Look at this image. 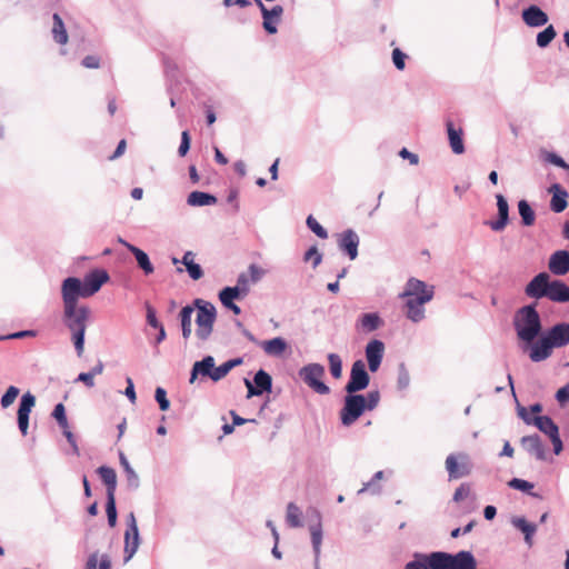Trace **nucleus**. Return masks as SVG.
I'll list each match as a JSON object with an SVG mask.
<instances>
[{
    "label": "nucleus",
    "mask_w": 569,
    "mask_h": 569,
    "mask_svg": "<svg viewBox=\"0 0 569 569\" xmlns=\"http://www.w3.org/2000/svg\"><path fill=\"white\" fill-rule=\"evenodd\" d=\"M300 379L315 392L328 395L330 388L321 381L326 375L325 367L320 363H308L299 369Z\"/></svg>",
    "instance_id": "obj_6"
},
{
    "label": "nucleus",
    "mask_w": 569,
    "mask_h": 569,
    "mask_svg": "<svg viewBox=\"0 0 569 569\" xmlns=\"http://www.w3.org/2000/svg\"><path fill=\"white\" fill-rule=\"evenodd\" d=\"M550 272L555 276H563L569 271V251L558 250L553 252L548 262Z\"/></svg>",
    "instance_id": "obj_24"
},
{
    "label": "nucleus",
    "mask_w": 569,
    "mask_h": 569,
    "mask_svg": "<svg viewBox=\"0 0 569 569\" xmlns=\"http://www.w3.org/2000/svg\"><path fill=\"white\" fill-rule=\"evenodd\" d=\"M127 249L134 256L139 268L144 274H151L154 271V267L151 263L149 256L140 248L133 244H127Z\"/></svg>",
    "instance_id": "obj_34"
},
{
    "label": "nucleus",
    "mask_w": 569,
    "mask_h": 569,
    "mask_svg": "<svg viewBox=\"0 0 569 569\" xmlns=\"http://www.w3.org/2000/svg\"><path fill=\"white\" fill-rule=\"evenodd\" d=\"M450 148L453 153L461 154L465 152V144L462 140L463 131L461 128H455L452 121L448 120L446 123Z\"/></svg>",
    "instance_id": "obj_28"
},
{
    "label": "nucleus",
    "mask_w": 569,
    "mask_h": 569,
    "mask_svg": "<svg viewBox=\"0 0 569 569\" xmlns=\"http://www.w3.org/2000/svg\"><path fill=\"white\" fill-rule=\"evenodd\" d=\"M61 298L63 306H80V298H89L81 279L68 277L61 283Z\"/></svg>",
    "instance_id": "obj_8"
},
{
    "label": "nucleus",
    "mask_w": 569,
    "mask_h": 569,
    "mask_svg": "<svg viewBox=\"0 0 569 569\" xmlns=\"http://www.w3.org/2000/svg\"><path fill=\"white\" fill-rule=\"evenodd\" d=\"M194 312V306H184L180 310L179 318L181 327H192V315Z\"/></svg>",
    "instance_id": "obj_52"
},
{
    "label": "nucleus",
    "mask_w": 569,
    "mask_h": 569,
    "mask_svg": "<svg viewBox=\"0 0 569 569\" xmlns=\"http://www.w3.org/2000/svg\"><path fill=\"white\" fill-rule=\"evenodd\" d=\"M306 223L308 228L319 238L327 239V230L310 214L308 216Z\"/></svg>",
    "instance_id": "obj_47"
},
{
    "label": "nucleus",
    "mask_w": 569,
    "mask_h": 569,
    "mask_svg": "<svg viewBox=\"0 0 569 569\" xmlns=\"http://www.w3.org/2000/svg\"><path fill=\"white\" fill-rule=\"evenodd\" d=\"M244 385L248 389V398L261 396L264 392H270L272 388V378L263 369L256 372L253 382L249 379H244Z\"/></svg>",
    "instance_id": "obj_11"
},
{
    "label": "nucleus",
    "mask_w": 569,
    "mask_h": 569,
    "mask_svg": "<svg viewBox=\"0 0 569 569\" xmlns=\"http://www.w3.org/2000/svg\"><path fill=\"white\" fill-rule=\"evenodd\" d=\"M521 18L523 22L530 28L542 27L549 20L548 14L536 4H530L528 8L523 9Z\"/></svg>",
    "instance_id": "obj_21"
},
{
    "label": "nucleus",
    "mask_w": 569,
    "mask_h": 569,
    "mask_svg": "<svg viewBox=\"0 0 569 569\" xmlns=\"http://www.w3.org/2000/svg\"><path fill=\"white\" fill-rule=\"evenodd\" d=\"M557 36V32L553 28V26H548L546 29H543L542 31H540L538 34H537V46L539 48H546L550 44V42L556 38Z\"/></svg>",
    "instance_id": "obj_42"
},
{
    "label": "nucleus",
    "mask_w": 569,
    "mask_h": 569,
    "mask_svg": "<svg viewBox=\"0 0 569 569\" xmlns=\"http://www.w3.org/2000/svg\"><path fill=\"white\" fill-rule=\"evenodd\" d=\"M532 426L538 428L551 441L555 455L563 450V443L559 435V428L549 416H535Z\"/></svg>",
    "instance_id": "obj_10"
},
{
    "label": "nucleus",
    "mask_w": 569,
    "mask_h": 569,
    "mask_svg": "<svg viewBox=\"0 0 569 569\" xmlns=\"http://www.w3.org/2000/svg\"><path fill=\"white\" fill-rule=\"evenodd\" d=\"M380 402V392L379 390H370L365 396V407L367 411H371L378 407Z\"/></svg>",
    "instance_id": "obj_50"
},
{
    "label": "nucleus",
    "mask_w": 569,
    "mask_h": 569,
    "mask_svg": "<svg viewBox=\"0 0 569 569\" xmlns=\"http://www.w3.org/2000/svg\"><path fill=\"white\" fill-rule=\"evenodd\" d=\"M546 161L551 164H555L559 168H562L569 173V163H567L560 156L555 152H547L545 156Z\"/></svg>",
    "instance_id": "obj_54"
},
{
    "label": "nucleus",
    "mask_w": 569,
    "mask_h": 569,
    "mask_svg": "<svg viewBox=\"0 0 569 569\" xmlns=\"http://www.w3.org/2000/svg\"><path fill=\"white\" fill-rule=\"evenodd\" d=\"M53 26H52V38L58 44H66L68 42V32L62 21V18L58 13H53L52 16Z\"/></svg>",
    "instance_id": "obj_37"
},
{
    "label": "nucleus",
    "mask_w": 569,
    "mask_h": 569,
    "mask_svg": "<svg viewBox=\"0 0 569 569\" xmlns=\"http://www.w3.org/2000/svg\"><path fill=\"white\" fill-rule=\"evenodd\" d=\"M190 149V136L188 131H182L181 133V142L178 149V153L180 157H184Z\"/></svg>",
    "instance_id": "obj_61"
},
{
    "label": "nucleus",
    "mask_w": 569,
    "mask_h": 569,
    "mask_svg": "<svg viewBox=\"0 0 569 569\" xmlns=\"http://www.w3.org/2000/svg\"><path fill=\"white\" fill-rule=\"evenodd\" d=\"M359 325L363 331L372 332L382 325V320L377 312H369L360 317Z\"/></svg>",
    "instance_id": "obj_39"
},
{
    "label": "nucleus",
    "mask_w": 569,
    "mask_h": 569,
    "mask_svg": "<svg viewBox=\"0 0 569 569\" xmlns=\"http://www.w3.org/2000/svg\"><path fill=\"white\" fill-rule=\"evenodd\" d=\"M91 309L87 305L63 306L62 321L71 333V340L79 357L84 350V336Z\"/></svg>",
    "instance_id": "obj_1"
},
{
    "label": "nucleus",
    "mask_w": 569,
    "mask_h": 569,
    "mask_svg": "<svg viewBox=\"0 0 569 569\" xmlns=\"http://www.w3.org/2000/svg\"><path fill=\"white\" fill-rule=\"evenodd\" d=\"M139 546V531H137L136 533L124 532V562H128L134 556Z\"/></svg>",
    "instance_id": "obj_38"
},
{
    "label": "nucleus",
    "mask_w": 569,
    "mask_h": 569,
    "mask_svg": "<svg viewBox=\"0 0 569 569\" xmlns=\"http://www.w3.org/2000/svg\"><path fill=\"white\" fill-rule=\"evenodd\" d=\"M496 200L498 218L497 220L487 221L486 224L489 226L491 230L499 232L502 231L509 223V204L507 199L500 193L496 194Z\"/></svg>",
    "instance_id": "obj_20"
},
{
    "label": "nucleus",
    "mask_w": 569,
    "mask_h": 569,
    "mask_svg": "<svg viewBox=\"0 0 569 569\" xmlns=\"http://www.w3.org/2000/svg\"><path fill=\"white\" fill-rule=\"evenodd\" d=\"M36 405V397L31 392H26L19 403L18 427L23 436L28 433L29 416Z\"/></svg>",
    "instance_id": "obj_17"
},
{
    "label": "nucleus",
    "mask_w": 569,
    "mask_h": 569,
    "mask_svg": "<svg viewBox=\"0 0 569 569\" xmlns=\"http://www.w3.org/2000/svg\"><path fill=\"white\" fill-rule=\"evenodd\" d=\"M550 282V276L547 272H540L528 282L525 293L533 299L547 298Z\"/></svg>",
    "instance_id": "obj_13"
},
{
    "label": "nucleus",
    "mask_w": 569,
    "mask_h": 569,
    "mask_svg": "<svg viewBox=\"0 0 569 569\" xmlns=\"http://www.w3.org/2000/svg\"><path fill=\"white\" fill-rule=\"evenodd\" d=\"M248 272L251 283H257L258 281H260L266 273L264 270L257 264H250L248 268Z\"/></svg>",
    "instance_id": "obj_59"
},
{
    "label": "nucleus",
    "mask_w": 569,
    "mask_h": 569,
    "mask_svg": "<svg viewBox=\"0 0 569 569\" xmlns=\"http://www.w3.org/2000/svg\"><path fill=\"white\" fill-rule=\"evenodd\" d=\"M109 273L103 269H93L81 280L88 297L97 293L109 281Z\"/></svg>",
    "instance_id": "obj_15"
},
{
    "label": "nucleus",
    "mask_w": 569,
    "mask_h": 569,
    "mask_svg": "<svg viewBox=\"0 0 569 569\" xmlns=\"http://www.w3.org/2000/svg\"><path fill=\"white\" fill-rule=\"evenodd\" d=\"M19 392V388L10 386L1 397L0 403L2 408H8L9 406H11L16 398L18 397Z\"/></svg>",
    "instance_id": "obj_49"
},
{
    "label": "nucleus",
    "mask_w": 569,
    "mask_h": 569,
    "mask_svg": "<svg viewBox=\"0 0 569 569\" xmlns=\"http://www.w3.org/2000/svg\"><path fill=\"white\" fill-rule=\"evenodd\" d=\"M231 371L228 362H223L219 367H214V371H212L211 380L217 382L224 378Z\"/></svg>",
    "instance_id": "obj_57"
},
{
    "label": "nucleus",
    "mask_w": 569,
    "mask_h": 569,
    "mask_svg": "<svg viewBox=\"0 0 569 569\" xmlns=\"http://www.w3.org/2000/svg\"><path fill=\"white\" fill-rule=\"evenodd\" d=\"M186 269L188 271L189 277L193 280H198L203 276L202 268L200 267V264L196 262L189 263V266Z\"/></svg>",
    "instance_id": "obj_63"
},
{
    "label": "nucleus",
    "mask_w": 569,
    "mask_h": 569,
    "mask_svg": "<svg viewBox=\"0 0 569 569\" xmlns=\"http://www.w3.org/2000/svg\"><path fill=\"white\" fill-rule=\"evenodd\" d=\"M385 355V343L379 339L369 341L365 348V356L368 368L371 372H377L381 366Z\"/></svg>",
    "instance_id": "obj_14"
},
{
    "label": "nucleus",
    "mask_w": 569,
    "mask_h": 569,
    "mask_svg": "<svg viewBox=\"0 0 569 569\" xmlns=\"http://www.w3.org/2000/svg\"><path fill=\"white\" fill-rule=\"evenodd\" d=\"M126 485L128 490L136 491L140 487V479L133 468L124 470Z\"/></svg>",
    "instance_id": "obj_48"
},
{
    "label": "nucleus",
    "mask_w": 569,
    "mask_h": 569,
    "mask_svg": "<svg viewBox=\"0 0 569 569\" xmlns=\"http://www.w3.org/2000/svg\"><path fill=\"white\" fill-rule=\"evenodd\" d=\"M410 385V375L405 363L398 367L397 387L399 390H405Z\"/></svg>",
    "instance_id": "obj_46"
},
{
    "label": "nucleus",
    "mask_w": 569,
    "mask_h": 569,
    "mask_svg": "<svg viewBox=\"0 0 569 569\" xmlns=\"http://www.w3.org/2000/svg\"><path fill=\"white\" fill-rule=\"evenodd\" d=\"M305 261H312V267L317 268L322 261V253L319 252L316 246L310 247L303 256Z\"/></svg>",
    "instance_id": "obj_51"
},
{
    "label": "nucleus",
    "mask_w": 569,
    "mask_h": 569,
    "mask_svg": "<svg viewBox=\"0 0 569 569\" xmlns=\"http://www.w3.org/2000/svg\"><path fill=\"white\" fill-rule=\"evenodd\" d=\"M286 522L291 528H299L302 526V511L295 502H289L287 505Z\"/></svg>",
    "instance_id": "obj_41"
},
{
    "label": "nucleus",
    "mask_w": 569,
    "mask_h": 569,
    "mask_svg": "<svg viewBox=\"0 0 569 569\" xmlns=\"http://www.w3.org/2000/svg\"><path fill=\"white\" fill-rule=\"evenodd\" d=\"M466 552V550H461L455 555L445 551H433L427 555L417 553L416 559L408 563L422 565L426 569H467V565L471 560Z\"/></svg>",
    "instance_id": "obj_3"
},
{
    "label": "nucleus",
    "mask_w": 569,
    "mask_h": 569,
    "mask_svg": "<svg viewBox=\"0 0 569 569\" xmlns=\"http://www.w3.org/2000/svg\"><path fill=\"white\" fill-rule=\"evenodd\" d=\"M449 480L467 477L472 471V462L466 452L450 453L445 461Z\"/></svg>",
    "instance_id": "obj_7"
},
{
    "label": "nucleus",
    "mask_w": 569,
    "mask_h": 569,
    "mask_svg": "<svg viewBox=\"0 0 569 569\" xmlns=\"http://www.w3.org/2000/svg\"><path fill=\"white\" fill-rule=\"evenodd\" d=\"M330 373L335 379H339L342 376V360L337 353H328Z\"/></svg>",
    "instance_id": "obj_43"
},
{
    "label": "nucleus",
    "mask_w": 569,
    "mask_h": 569,
    "mask_svg": "<svg viewBox=\"0 0 569 569\" xmlns=\"http://www.w3.org/2000/svg\"><path fill=\"white\" fill-rule=\"evenodd\" d=\"M529 345V358L532 362H541L552 355V345L546 335Z\"/></svg>",
    "instance_id": "obj_19"
},
{
    "label": "nucleus",
    "mask_w": 569,
    "mask_h": 569,
    "mask_svg": "<svg viewBox=\"0 0 569 569\" xmlns=\"http://www.w3.org/2000/svg\"><path fill=\"white\" fill-rule=\"evenodd\" d=\"M250 283L251 280L249 279V276L242 272L238 276L237 284L234 287L238 288L243 296H247L250 290Z\"/></svg>",
    "instance_id": "obj_55"
},
{
    "label": "nucleus",
    "mask_w": 569,
    "mask_h": 569,
    "mask_svg": "<svg viewBox=\"0 0 569 569\" xmlns=\"http://www.w3.org/2000/svg\"><path fill=\"white\" fill-rule=\"evenodd\" d=\"M266 355L270 357H281L288 349L287 341L281 337H276L259 343Z\"/></svg>",
    "instance_id": "obj_30"
},
{
    "label": "nucleus",
    "mask_w": 569,
    "mask_h": 569,
    "mask_svg": "<svg viewBox=\"0 0 569 569\" xmlns=\"http://www.w3.org/2000/svg\"><path fill=\"white\" fill-rule=\"evenodd\" d=\"M367 491H370L372 495H379L381 492V486L371 478L368 482L363 483L361 489L358 490V495H362Z\"/></svg>",
    "instance_id": "obj_58"
},
{
    "label": "nucleus",
    "mask_w": 569,
    "mask_h": 569,
    "mask_svg": "<svg viewBox=\"0 0 569 569\" xmlns=\"http://www.w3.org/2000/svg\"><path fill=\"white\" fill-rule=\"evenodd\" d=\"M313 512H315L318 521L316 525H311L309 530H310V535H311V543H312V549H313V553H315V559L317 560V562H319L320 561V552H321V543H322V527L320 523L319 511L313 510Z\"/></svg>",
    "instance_id": "obj_33"
},
{
    "label": "nucleus",
    "mask_w": 569,
    "mask_h": 569,
    "mask_svg": "<svg viewBox=\"0 0 569 569\" xmlns=\"http://www.w3.org/2000/svg\"><path fill=\"white\" fill-rule=\"evenodd\" d=\"M545 335L553 348L565 347L569 343V323H557L552 326Z\"/></svg>",
    "instance_id": "obj_23"
},
{
    "label": "nucleus",
    "mask_w": 569,
    "mask_h": 569,
    "mask_svg": "<svg viewBox=\"0 0 569 569\" xmlns=\"http://www.w3.org/2000/svg\"><path fill=\"white\" fill-rule=\"evenodd\" d=\"M106 512L108 518V525L112 528L117 523V507L114 496L107 497Z\"/></svg>",
    "instance_id": "obj_45"
},
{
    "label": "nucleus",
    "mask_w": 569,
    "mask_h": 569,
    "mask_svg": "<svg viewBox=\"0 0 569 569\" xmlns=\"http://www.w3.org/2000/svg\"><path fill=\"white\" fill-rule=\"evenodd\" d=\"M154 399L158 402L160 410L167 411L169 409L170 401L168 400L167 391L163 388L158 387L156 389V391H154Z\"/></svg>",
    "instance_id": "obj_53"
},
{
    "label": "nucleus",
    "mask_w": 569,
    "mask_h": 569,
    "mask_svg": "<svg viewBox=\"0 0 569 569\" xmlns=\"http://www.w3.org/2000/svg\"><path fill=\"white\" fill-rule=\"evenodd\" d=\"M552 192L550 208L553 212L560 213L567 208L568 192L560 184L555 183L549 189Z\"/></svg>",
    "instance_id": "obj_29"
},
{
    "label": "nucleus",
    "mask_w": 569,
    "mask_h": 569,
    "mask_svg": "<svg viewBox=\"0 0 569 569\" xmlns=\"http://www.w3.org/2000/svg\"><path fill=\"white\" fill-rule=\"evenodd\" d=\"M370 383V376L362 360H356L351 366L349 381L345 386L346 393H358Z\"/></svg>",
    "instance_id": "obj_9"
},
{
    "label": "nucleus",
    "mask_w": 569,
    "mask_h": 569,
    "mask_svg": "<svg viewBox=\"0 0 569 569\" xmlns=\"http://www.w3.org/2000/svg\"><path fill=\"white\" fill-rule=\"evenodd\" d=\"M187 203L191 207H204L217 203V198L202 191H192L187 198Z\"/></svg>",
    "instance_id": "obj_36"
},
{
    "label": "nucleus",
    "mask_w": 569,
    "mask_h": 569,
    "mask_svg": "<svg viewBox=\"0 0 569 569\" xmlns=\"http://www.w3.org/2000/svg\"><path fill=\"white\" fill-rule=\"evenodd\" d=\"M407 54L399 48L392 50V62L398 70H403L406 67Z\"/></svg>",
    "instance_id": "obj_56"
},
{
    "label": "nucleus",
    "mask_w": 569,
    "mask_h": 569,
    "mask_svg": "<svg viewBox=\"0 0 569 569\" xmlns=\"http://www.w3.org/2000/svg\"><path fill=\"white\" fill-rule=\"evenodd\" d=\"M367 411L365 407V395L346 393L343 405L340 409V420L345 427L353 425Z\"/></svg>",
    "instance_id": "obj_5"
},
{
    "label": "nucleus",
    "mask_w": 569,
    "mask_h": 569,
    "mask_svg": "<svg viewBox=\"0 0 569 569\" xmlns=\"http://www.w3.org/2000/svg\"><path fill=\"white\" fill-rule=\"evenodd\" d=\"M97 473L107 488V497L114 496L117 489V473L114 469L108 466H101L97 469Z\"/></svg>",
    "instance_id": "obj_32"
},
{
    "label": "nucleus",
    "mask_w": 569,
    "mask_h": 569,
    "mask_svg": "<svg viewBox=\"0 0 569 569\" xmlns=\"http://www.w3.org/2000/svg\"><path fill=\"white\" fill-rule=\"evenodd\" d=\"M193 306L197 308L196 336L199 340L207 341L213 331L217 317L216 307L211 302L202 299H196Z\"/></svg>",
    "instance_id": "obj_4"
},
{
    "label": "nucleus",
    "mask_w": 569,
    "mask_h": 569,
    "mask_svg": "<svg viewBox=\"0 0 569 569\" xmlns=\"http://www.w3.org/2000/svg\"><path fill=\"white\" fill-rule=\"evenodd\" d=\"M359 243V236L352 229H347L342 231L338 237L339 250L345 252L350 260H355L358 257Z\"/></svg>",
    "instance_id": "obj_16"
},
{
    "label": "nucleus",
    "mask_w": 569,
    "mask_h": 569,
    "mask_svg": "<svg viewBox=\"0 0 569 569\" xmlns=\"http://www.w3.org/2000/svg\"><path fill=\"white\" fill-rule=\"evenodd\" d=\"M547 298L553 302H569V286L561 280L550 282Z\"/></svg>",
    "instance_id": "obj_27"
},
{
    "label": "nucleus",
    "mask_w": 569,
    "mask_h": 569,
    "mask_svg": "<svg viewBox=\"0 0 569 569\" xmlns=\"http://www.w3.org/2000/svg\"><path fill=\"white\" fill-rule=\"evenodd\" d=\"M470 486L468 483H461L455 491L452 500L460 502L470 495Z\"/></svg>",
    "instance_id": "obj_60"
},
{
    "label": "nucleus",
    "mask_w": 569,
    "mask_h": 569,
    "mask_svg": "<svg viewBox=\"0 0 569 569\" xmlns=\"http://www.w3.org/2000/svg\"><path fill=\"white\" fill-rule=\"evenodd\" d=\"M512 322L518 339L526 343L533 342L542 331L541 318L533 303L519 308Z\"/></svg>",
    "instance_id": "obj_2"
},
{
    "label": "nucleus",
    "mask_w": 569,
    "mask_h": 569,
    "mask_svg": "<svg viewBox=\"0 0 569 569\" xmlns=\"http://www.w3.org/2000/svg\"><path fill=\"white\" fill-rule=\"evenodd\" d=\"M556 399L560 405L569 401V382L556 392Z\"/></svg>",
    "instance_id": "obj_64"
},
{
    "label": "nucleus",
    "mask_w": 569,
    "mask_h": 569,
    "mask_svg": "<svg viewBox=\"0 0 569 569\" xmlns=\"http://www.w3.org/2000/svg\"><path fill=\"white\" fill-rule=\"evenodd\" d=\"M84 569H111V559L107 553L94 551L89 555Z\"/></svg>",
    "instance_id": "obj_35"
},
{
    "label": "nucleus",
    "mask_w": 569,
    "mask_h": 569,
    "mask_svg": "<svg viewBox=\"0 0 569 569\" xmlns=\"http://www.w3.org/2000/svg\"><path fill=\"white\" fill-rule=\"evenodd\" d=\"M518 212L525 227H531L535 223L536 213L527 200L518 201Z\"/></svg>",
    "instance_id": "obj_40"
},
{
    "label": "nucleus",
    "mask_w": 569,
    "mask_h": 569,
    "mask_svg": "<svg viewBox=\"0 0 569 569\" xmlns=\"http://www.w3.org/2000/svg\"><path fill=\"white\" fill-rule=\"evenodd\" d=\"M406 317L418 323L426 318L425 305L429 302V296L425 297H405Z\"/></svg>",
    "instance_id": "obj_12"
},
{
    "label": "nucleus",
    "mask_w": 569,
    "mask_h": 569,
    "mask_svg": "<svg viewBox=\"0 0 569 569\" xmlns=\"http://www.w3.org/2000/svg\"><path fill=\"white\" fill-rule=\"evenodd\" d=\"M214 358L212 356H206L202 360L196 361L190 372L189 382L193 383L198 376L211 379L212 371H214Z\"/></svg>",
    "instance_id": "obj_26"
},
{
    "label": "nucleus",
    "mask_w": 569,
    "mask_h": 569,
    "mask_svg": "<svg viewBox=\"0 0 569 569\" xmlns=\"http://www.w3.org/2000/svg\"><path fill=\"white\" fill-rule=\"evenodd\" d=\"M508 486L512 489L527 492V493L531 495L532 497H539L537 493L531 492V489L533 488V483H531L527 480L519 479V478H512L508 482Z\"/></svg>",
    "instance_id": "obj_44"
},
{
    "label": "nucleus",
    "mask_w": 569,
    "mask_h": 569,
    "mask_svg": "<svg viewBox=\"0 0 569 569\" xmlns=\"http://www.w3.org/2000/svg\"><path fill=\"white\" fill-rule=\"evenodd\" d=\"M283 13V8L279 4L272 7L271 9L263 8L262 11V26L263 29L269 34H274L278 31V23L280 22L281 16Z\"/></svg>",
    "instance_id": "obj_25"
},
{
    "label": "nucleus",
    "mask_w": 569,
    "mask_h": 569,
    "mask_svg": "<svg viewBox=\"0 0 569 569\" xmlns=\"http://www.w3.org/2000/svg\"><path fill=\"white\" fill-rule=\"evenodd\" d=\"M435 290L432 286H428L425 281L417 278H409L406 282L405 290L399 295L400 299L405 297H425L429 296V301L432 300Z\"/></svg>",
    "instance_id": "obj_18"
},
{
    "label": "nucleus",
    "mask_w": 569,
    "mask_h": 569,
    "mask_svg": "<svg viewBox=\"0 0 569 569\" xmlns=\"http://www.w3.org/2000/svg\"><path fill=\"white\" fill-rule=\"evenodd\" d=\"M521 447L537 460L546 459V448L542 445L541 438L539 435H529L525 436L520 440Z\"/></svg>",
    "instance_id": "obj_22"
},
{
    "label": "nucleus",
    "mask_w": 569,
    "mask_h": 569,
    "mask_svg": "<svg viewBox=\"0 0 569 569\" xmlns=\"http://www.w3.org/2000/svg\"><path fill=\"white\" fill-rule=\"evenodd\" d=\"M146 310L148 325L152 328L161 327V322L157 319L154 308L150 306L148 302L146 303Z\"/></svg>",
    "instance_id": "obj_62"
},
{
    "label": "nucleus",
    "mask_w": 569,
    "mask_h": 569,
    "mask_svg": "<svg viewBox=\"0 0 569 569\" xmlns=\"http://www.w3.org/2000/svg\"><path fill=\"white\" fill-rule=\"evenodd\" d=\"M510 522L516 529L523 533L525 542L528 545V547H531L533 543L532 537L537 532V526L535 523L528 522L525 517H512Z\"/></svg>",
    "instance_id": "obj_31"
}]
</instances>
